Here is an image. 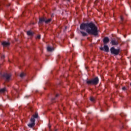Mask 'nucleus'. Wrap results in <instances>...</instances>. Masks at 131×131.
<instances>
[{
    "instance_id": "nucleus-1",
    "label": "nucleus",
    "mask_w": 131,
    "mask_h": 131,
    "mask_svg": "<svg viewBox=\"0 0 131 131\" xmlns=\"http://www.w3.org/2000/svg\"><path fill=\"white\" fill-rule=\"evenodd\" d=\"M81 30H86L88 34L98 35V27L93 23H82L80 25Z\"/></svg>"
},
{
    "instance_id": "nucleus-2",
    "label": "nucleus",
    "mask_w": 131,
    "mask_h": 131,
    "mask_svg": "<svg viewBox=\"0 0 131 131\" xmlns=\"http://www.w3.org/2000/svg\"><path fill=\"white\" fill-rule=\"evenodd\" d=\"M38 117V114H35V115H33V118H31L30 119V121L31 123H29L28 124L29 127H33L35 125V119Z\"/></svg>"
},
{
    "instance_id": "nucleus-3",
    "label": "nucleus",
    "mask_w": 131,
    "mask_h": 131,
    "mask_svg": "<svg viewBox=\"0 0 131 131\" xmlns=\"http://www.w3.org/2000/svg\"><path fill=\"white\" fill-rule=\"evenodd\" d=\"M87 84H92L93 85H97L99 83V78L95 77L94 79L86 81Z\"/></svg>"
},
{
    "instance_id": "nucleus-4",
    "label": "nucleus",
    "mask_w": 131,
    "mask_h": 131,
    "mask_svg": "<svg viewBox=\"0 0 131 131\" xmlns=\"http://www.w3.org/2000/svg\"><path fill=\"white\" fill-rule=\"evenodd\" d=\"M110 51L111 54L115 56H118V55H119V53L120 52V50L119 49H116L114 47H112Z\"/></svg>"
},
{
    "instance_id": "nucleus-5",
    "label": "nucleus",
    "mask_w": 131,
    "mask_h": 131,
    "mask_svg": "<svg viewBox=\"0 0 131 131\" xmlns=\"http://www.w3.org/2000/svg\"><path fill=\"white\" fill-rule=\"evenodd\" d=\"M11 76L12 75H11V74H5L4 75V77L6 78V81H10Z\"/></svg>"
},
{
    "instance_id": "nucleus-6",
    "label": "nucleus",
    "mask_w": 131,
    "mask_h": 131,
    "mask_svg": "<svg viewBox=\"0 0 131 131\" xmlns=\"http://www.w3.org/2000/svg\"><path fill=\"white\" fill-rule=\"evenodd\" d=\"M100 49L101 51H105L107 53L109 52V47L107 45H105L103 48H100Z\"/></svg>"
},
{
    "instance_id": "nucleus-7",
    "label": "nucleus",
    "mask_w": 131,
    "mask_h": 131,
    "mask_svg": "<svg viewBox=\"0 0 131 131\" xmlns=\"http://www.w3.org/2000/svg\"><path fill=\"white\" fill-rule=\"evenodd\" d=\"M111 43L112 45V46H118V41L113 39L111 40Z\"/></svg>"
},
{
    "instance_id": "nucleus-8",
    "label": "nucleus",
    "mask_w": 131,
    "mask_h": 131,
    "mask_svg": "<svg viewBox=\"0 0 131 131\" xmlns=\"http://www.w3.org/2000/svg\"><path fill=\"white\" fill-rule=\"evenodd\" d=\"M110 41V40L109 39V38L108 37H105L103 39V43L104 45H106V43H108Z\"/></svg>"
},
{
    "instance_id": "nucleus-9",
    "label": "nucleus",
    "mask_w": 131,
    "mask_h": 131,
    "mask_svg": "<svg viewBox=\"0 0 131 131\" xmlns=\"http://www.w3.org/2000/svg\"><path fill=\"white\" fill-rule=\"evenodd\" d=\"M2 45L4 48H6V47H9V46H10V42L6 41L3 42Z\"/></svg>"
},
{
    "instance_id": "nucleus-10",
    "label": "nucleus",
    "mask_w": 131,
    "mask_h": 131,
    "mask_svg": "<svg viewBox=\"0 0 131 131\" xmlns=\"http://www.w3.org/2000/svg\"><path fill=\"white\" fill-rule=\"evenodd\" d=\"M27 34L29 36H33V34H34V33L31 31H28L27 32Z\"/></svg>"
},
{
    "instance_id": "nucleus-11",
    "label": "nucleus",
    "mask_w": 131,
    "mask_h": 131,
    "mask_svg": "<svg viewBox=\"0 0 131 131\" xmlns=\"http://www.w3.org/2000/svg\"><path fill=\"white\" fill-rule=\"evenodd\" d=\"M42 22H46V18H45V17H41L39 18V24H42Z\"/></svg>"
},
{
    "instance_id": "nucleus-12",
    "label": "nucleus",
    "mask_w": 131,
    "mask_h": 131,
    "mask_svg": "<svg viewBox=\"0 0 131 131\" xmlns=\"http://www.w3.org/2000/svg\"><path fill=\"white\" fill-rule=\"evenodd\" d=\"M80 33L82 35V36H88V33H86V32H85L81 31Z\"/></svg>"
},
{
    "instance_id": "nucleus-13",
    "label": "nucleus",
    "mask_w": 131,
    "mask_h": 131,
    "mask_svg": "<svg viewBox=\"0 0 131 131\" xmlns=\"http://www.w3.org/2000/svg\"><path fill=\"white\" fill-rule=\"evenodd\" d=\"M47 51L48 52H52V51H54V48H51L50 47H47Z\"/></svg>"
},
{
    "instance_id": "nucleus-14",
    "label": "nucleus",
    "mask_w": 131,
    "mask_h": 131,
    "mask_svg": "<svg viewBox=\"0 0 131 131\" xmlns=\"http://www.w3.org/2000/svg\"><path fill=\"white\" fill-rule=\"evenodd\" d=\"M52 21V18H49L48 19H45V23L46 24H48V23H50Z\"/></svg>"
},
{
    "instance_id": "nucleus-15",
    "label": "nucleus",
    "mask_w": 131,
    "mask_h": 131,
    "mask_svg": "<svg viewBox=\"0 0 131 131\" xmlns=\"http://www.w3.org/2000/svg\"><path fill=\"white\" fill-rule=\"evenodd\" d=\"M5 92H7L5 88L0 89V93H5Z\"/></svg>"
},
{
    "instance_id": "nucleus-16",
    "label": "nucleus",
    "mask_w": 131,
    "mask_h": 131,
    "mask_svg": "<svg viewBox=\"0 0 131 131\" xmlns=\"http://www.w3.org/2000/svg\"><path fill=\"white\" fill-rule=\"evenodd\" d=\"M25 75H26L25 74V73H21L19 75V76H20V77H21L22 78L24 77V76H25Z\"/></svg>"
},
{
    "instance_id": "nucleus-17",
    "label": "nucleus",
    "mask_w": 131,
    "mask_h": 131,
    "mask_svg": "<svg viewBox=\"0 0 131 131\" xmlns=\"http://www.w3.org/2000/svg\"><path fill=\"white\" fill-rule=\"evenodd\" d=\"M90 100L91 101V102H94V101H95V98H94V97H91Z\"/></svg>"
},
{
    "instance_id": "nucleus-18",
    "label": "nucleus",
    "mask_w": 131,
    "mask_h": 131,
    "mask_svg": "<svg viewBox=\"0 0 131 131\" xmlns=\"http://www.w3.org/2000/svg\"><path fill=\"white\" fill-rule=\"evenodd\" d=\"M36 38L37 39H40V36L39 35H37V37H36Z\"/></svg>"
},
{
    "instance_id": "nucleus-19",
    "label": "nucleus",
    "mask_w": 131,
    "mask_h": 131,
    "mask_svg": "<svg viewBox=\"0 0 131 131\" xmlns=\"http://www.w3.org/2000/svg\"><path fill=\"white\" fill-rule=\"evenodd\" d=\"M1 59H5V55L1 56Z\"/></svg>"
},
{
    "instance_id": "nucleus-20",
    "label": "nucleus",
    "mask_w": 131,
    "mask_h": 131,
    "mask_svg": "<svg viewBox=\"0 0 131 131\" xmlns=\"http://www.w3.org/2000/svg\"><path fill=\"white\" fill-rule=\"evenodd\" d=\"M120 18H121V20L122 21H123V17L122 16H121Z\"/></svg>"
},
{
    "instance_id": "nucleus-21",
    "label": "nucleus",
    "mask_w": 131,
    "mask_h": 131,
    "mask_svg": "<svg viewBox=\"0 0 131 131\" xmlns=\"http://www.w3.org/2000/svg\"><path fill=\"white\" fill-rule=\"evenodd\" d=\"M126 89V88L125 87H123V88H122L123 91H125Z\"/></svg>"
},
{
    "instance_id": "nucleus-22",
    "label": "nucleus",
    "mask_w": 131,
    "mask_h": 131,
    "mask_svg": "<svg viewBox=\"0 0 131 131\" xmlns=\"http://www.w3.org/2000/svg\"><path fill=\"white\" fill-rule=\"evenodd\" d=\"M29 97H30V95L26 96H25V98H29Z\"/></svg>"
},
{
    "instance_id": "nucleus-23",
    "label": "nucleus",
    "mask_w": 131,
    "mask_h": 131,
    "mask_svg": "<svg viewBox=\"0 0 131 131\" xmlns=\"http://www.w3.org/2000/svg\"><path fill=\"white\" fill-rule=\"evenodd\" d=\"M59 96V94H56V97H58Z\"/></svg>"
},
{
    "instance_id": "nucleus-24",
    "label": "nucleus",
    "mask_w": 131,
    "mask_h": 131,
    "mask_svg": "<svg viewBox=\"0 0 131 131\" xmlns=\"http://www.w3.org/2000/svg\"><path fill=\"white\" fill-rule=\"evenodd\" d=\"M49 128H51V126L49 125Z\"/></svg>"
},
{
    "instance_id": "nucleus-25",
    "label": "nucleus",
    "mask_w": 131,
    "mask_h": 131,
    "mask_svg": "<svg viewBox=\"0 0 131 131\" xmlns=\"http://www.w3.org/2000/svg\"><path fill=\"white\" fill-rule=\"evenodd\" d=\"M68 2H70V0H68Z\"/></svg>"
}]
</instances>
